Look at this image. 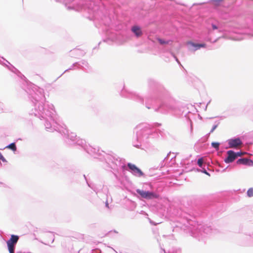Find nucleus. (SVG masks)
<instances>
[{"instance_id": "1", "label": "nucleus", "mask_w": 253, "mask_h": 253, "mask_svg": "<svg viewBox=\"0 0 253 253\" xmlns=\"http://www.w3.org/2000/svg\"><path fill=\"white\" fill-rule=\"evenodd\" d=\"M137 193H138L142 198L146 199H157L159 198V195L154 192L149 191H145L143 190L137 189L136 190Z\"/></svg>"}, {"instance_id": "2", "label": "nucleus", "mask_w": 253, "mask_h": 253, "mask_svg": "<svg viewBox=\"0 0 253 253\" xmlns=\"http://www.w3.org/2000/svg\"><path fill=\"white\" fill-rule=\"evenodd\" d=\"M227 154L228 156L225 159V162L226 163H232L237 158V154L233 151H228Z\"/></svg>"}, {"instance_id": "3", "label": "nucleus", "mask_w": 253, "mask_h": 253, "mask_svg": "<svg viewBox=\"0 0 253 253\" xmlns=\"http://www.w3.org/2000/svg\"><path fill=\"white\" fill-rule=\"evenodd\" d=\"M127 166L135 174L137 175L138 176H141L143 175V172L135 165L128 163Z\"/></svg>"}, {"instance_id": "4", "label": "nucleus", "mask_w": 253, "mask_h": 253, "mask_svg": "<svg viewBox=\"0 0 253 253\" xmlns=\"http://www.w3.org/2000/svg\"><path fill=\"white\" fill-rule=\"evenodd\" d=\"M230 148H236L242 144V142L239 138L230 139L228 142Z\"/></svg>"}, {"instance_id": "5", "label": "nucleus", "mask_w": 253, "mask_h": 253, "mask_svg": "<svg viewBox=\"0 0 253 253\" xmlns=\"http://www.w3.org/2000/svg\"><path fill=\"white\" fill-rule=\"evenodd\" d=\"M236 163L238 165H245L250 166L253 165V162L247 158L240 159L236 162Z\"/></svg>"}, {"instance_id": "6", "label": "nucleus", "mask_w": 253, "mask_h": 253, "mask_svg": "<svg viewBox=\"0 0 253 253\" xmlns=\"http://www.w3.org/2000/svg\"><path fill=\"white\" fill-rule=\"evenodd\" d=\"M131 31L137 37H140L142 35V32L140 27L134 26L131 28Z\"/></svg>"}, {"instance_id": "7", "label": "nucleus", "mask_w": 253, "mask_h": 253, "mask_svg": "<svg viewBox=\"0 0 253 253\" xmlns=\"http://www.w3.org/2000/svg\"><path fill=\"white\" fill-rule=\"evenodd\" d=\"M186 45L193 47H203L205 46V44L195 43L192 41H188L186 42Z\"/></svg>"}, {"instance_id": "8", "label": "nucleus", "mask_w": 253, "mask_h": 253, "mask_svg": "<svg viewBox=\"0 0 253 253\" xmlns=\"http://www.w3.org/2000/svg\"><path fill=\"white\" fill-rule=\"evenodd\" d=\"M7 245L9 253H14V246L15 244L8 240L7 241Z\"/></svg>"}, {"instance_id": "9", "label": "nucleus", "mask_w": 253, "mask_h": 253, "mask_svg": "<svg viewBox=\"0 0 253 253\" xmlns=\"http://www.w3.org/2000/svg\"><path fill=\"white\" fill-rule=\"evenodd\" d=\"M158 41L160 43V44L161 45H171V43L172 42L170 40H169V41H165L163 39H158Z\"/></svg>"}, {"instance_id": "10", "label": "nucleus", "mask_w": 253, "mask_h": 253, "mask_svg": "<svg viewBox=\"0 0 253 253\" xmlns=\"http://www.w3.org/2000/svg\"><path fill=\"white\" fill-rule=\"evenodd\" d=\"M19 239V237L17 235H12L10 239L9 240L10 242L16 244Z\"/></svg>"}, {"instance_id": "11", "label": "nucleus", "mask_w": 253, "mask_h": 253, "mask_svg": "<svg viewBox=\"0 0 253 253\" xmlns=\"http://www.w3.org/2000/svg\"><path fill=\"white\" fill-rule=\"evenodd\" d=\"M222 0H211V2L212 5L217 6L219 5L220 2Z\"/></svg>"}, {"instance_id": "12", "label": "nucleus", "mask_w": 253, "mask_h": 253, "mask_svg": "<svg viewBox=\"0 0 253 253\" xmlns=\"http://www.w3.org/2000/svg\"><path fill=\"white\" fill-rule=\"evenodd\" d=\"M6 148L11 149L13 151H15L16 150V147L14 143H11L10 144L6 146Z\"/></svg>"}, {"instance_id": "13", "label": "nucleus", "mask_w": 253, "mask_h": 253, "mask_svg": "<svg viewBox=\"0 0 253 253\" xmlns=\"http://www.w3.org/2000/svg\"><path fill=\"white\" fill-rule=\"evenodd\" d=\"M247 195L249 197H253V188H251L247 191Z\"/></svg>"}, {"instance_id": "14", "label": "nucleus", "mask_w": 253, "mask_h": 253, "mask_svg": "<svg viewBox=\"0 0 253 253\" xmlns=\"http://www.w3.org/2000/svg\"><path fill=\"white\" fill-rule=\"evenodd\" d=\"M211 146L216 149V150L219 149V143L218 142H212Z\"/></svg>"}, {"instance_id": "15", "label": "nucleus", "mask_w": 253, "mask_h": 253, "mask_svg": "<svg viewBox=\"0 0 253 253\" xmlns=\"http://www.w3.org/2000/svg\"><path fill=\"white\" fill-rule=\"evenodd\" d=\"M203 163V158L199 159L198 160V165L200 167H202Z\"/></svg>"}, {"instance_id": "16", "label": "nucleus", "mask_w": 253, "mask_h": 253, "mask_svg": "<svg viewBox=\"0 0 253 253\" xmlns=\"http://www.w3.org/2000/svg\"><path fill=\"white\" fill-rule=\"evenodd\" d=\"M0 159L2 160L3 162H6L5 158L3 157L1 154L0 153Z\"/></svg>"}, {"instance_id": "17", "label": "nucleus", "mask_w": 253, "mask_h": 253, "mask_svg": "<svg viewBox=\"0 0 253 253\" xmlns=\"http://www.w3.org/2000/svg\"><path fill=\"white\" fill-rule=\"evenodd\" d=\"M217 125H214V126H213V127H212V128L211 129V130L210 132H211V133L212 132H213V131L216 129V128L217 127Z\"/></svg>"}, {"instance_id": "18", "label": "nucleus", "mask_w": 253, "mask_h": 253, "mask_svg": "<svg viewBox=\"0 0 253 253\" xmlns=\"http://www.w3.org/2000/svg\"><path fill=\"white\" fill-rule=\"evenodd\" d=\"M212 28L213 30H216L218 28L215 25L212 24Z\"/></svg>"}, {"instance_id": "19", "label": "nucleus", "mask_w": 253, "mask_h": 253, "mask_svg": "<svg viewBox=\"0 0 253 253\" xmlns=\"http://www.w3.org/2000/svg\"><path fill=\"white\" fill-rule=\"evenodd\" d=\"M236 154H237V158L239 156H241L243 155V153L240 152L236 153Z\"/></svg>"}, {"instance_id": "20", "label": "nucleus", "mask_w": 253, "mask_h": 253, "mask_svg": "<svg viewBox=\"0 0 253 253\" xmlns=\"http://www.w3.org/2000/svg\"><path fill=\"white\" fill-rule=\"evenodd\" d=\"M106 206L109 208V204L107 202H106Z\"/></svg>"}]
</instances>
